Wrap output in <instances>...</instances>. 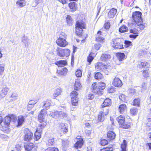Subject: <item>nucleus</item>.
<instances>
[{
	"instance_id": "nucleus-1",
	"label": "nucleus",
	"mask_w": 151,
	"mask_h": 151,
	"mask_svg": "<svg viewBox=\"0 0 151 151\" xmlns=\"http://www.w3.org/2000/svg\"><path fill=\"white\" fill-rule=\"evenodd\" d=\"M79 19L81 20L76 21L75 24V32L78 37V38L76 39V40L78 42H81V43H84L85 42V40L88 36L87 34L83 33V29L86 28L85 19V18H83L81 16L79 17Z\"/></svg>"
},
{
	"instance_id": "nucleus-2",
	"label": "nucleus",
	"mask_w": 151,
	"mask_h": 151,
	"mask_svg": "<svg viewBox=\"0 0 151 151\" xmlns=\"http://www.w3.org/2000/svg\"><path fill=\"white\" fill-rule=\"evenodd\" d=\"M142 13L139 11L133 12L131 22L133 25L136 26L139 31L143 30L146 27L145 23L143 22Z\"/></svg>"
},
{
	"instance_id": "nucleus-3",
	"label": "nucleus",
	"mask_w": 151,
	"mask_h": 151,
	"mask_svg": "<svg viewBox=\"0 0 151 151\" xmlns=\"http://www.w3.org/2000/svg\"><path fill=\"white\" fill-rule=\"evenodd\" d=\"M91 87L94 93L100 96L102 94V91L105 88L106 84L102 81L99 82L97 84L96 82H94L92 84Z\"/></svg>"
},
{
	"instance_id": "nucleus-4",
	"label": "nucleus",
	"mask_w": 151,
	"mask_h": 151,
	"mask_svg": "<svg viewBox=\"0 0 151 151\" xmlns=\"http://www.w3.org/2000/svg\"><path fill=\"white\" fill-rule=\"evenodd\" d=\"M14 116V115L13 114H9L4 117V120H3L4 125L0 127L3 131L6 132L9 130L11 119Z\"/></svg>"
},
{
	"instance_id": "nucleus-5",
	"label": "nucleus",
	"mask_w": 151,
	"mask_h": 151,
	"mask_svg": "<svg viewBox=\"0 0 151 151\" xmlns=\"http://www.w3.org/2000/svg\"><path fill=\"white\" fill-rule=\"evenodd\" d=\"M101 45L99 43H96L92 47L91 52L89 53L87 58V61L91 64V62L96 56L97 53L96 52L99 50L101 47Z\"/></svg>"
},
{
	"instance_id": "nucleus-6",
	"label": "nucleus",
	"mask_w": 151,
	"mask_h": 151,
	"mask_svg": "<svg viewBox=\"0 0 151 151\" xmlns=\"http://www.w3.org/2000/svg\"><path fill=\"white\" fill-rule=\"evenodd\" d=\"M109 113V109L107 108H103L100 111L97 115V117L96 119V124L99 122H104L106 119L107 116Z\"/></svg>"
},
{
	"instance_id": "nucleus-7",
	"label": "nucleus",
	"mask_w": 151,
	"mask_h": 151,
	"mask_svg": "<svg viewBox=\"0 0 151 151\" xmlns=\"http://www.w3.org/2000/svg\"><path fill=\"white\" fill-rule=\"evenodd\" d=\"M111 45L114 49H123L124 48L123 42L120 38L113 39L111 42Z\"/></svg>"
},
{
	"instance_id": "nucleus-8",
	"label": "nucleus",
	"mask_w": 151,
	"mask_h": 151,
	"mask_svg": "<svg viewBox=\"0 0 151 151\" xmlns=\"http://www.w3.org/2000/svg\"><path fill=\"white\" fill-rule=\"evenodd\" d=\"M24 135L23 139L25 142H30L33 138V134L32 131L27 128H25L23 131Z\"/></svg>"
},
{
	"instance_id": "nucleus-9",
	"label": "nucleus",
	"mask_w": 151,
	"mask_h": 151,
	"mask_svg": "<svg viewBox=\"0 0 151 151\" xmlns=\"http://www.w3.org/2000/svg\"><path fill=\"white\" fill-rule=\"evenodd\" d=\"M76 139H77V141L74 144L73 146L76 149L81 148L84 143L83 138L80 136H78Z\"/></svg>"
},
{
	"instance_id": "nucleus-10",
	"label": "nucleus",
	"mask_w": 151,
	"mask_h": 151,
	"mask_svg": "<svg viewBox=\"0 0 151 151\" xmlns=\"http://www.w3.org/2000/svg\"><path fill=\"white\" fill-rule=\"evenodd\" d=\"M132 120L130 118H128L127 120H125L123 123L119 126L121 128L125 129H130L131 125L132 124Z\"/></svg>"
},
{
	"instance_id": "nucleus-11",
	"label": "nucleus",
	"mask_w": 151,
	"mask_h": 151,
	"mask_svg": "<svg viewBox=\"0 0 151 151\" xmlns=\"http://www.w3.org/2000/svg\"><path fill=\"white\" fill-rule=\"evenodd\" d=\"M59 128L61 135L65 134L68 131V127L66 123H60L59 126Z\"/></svg>"
},
{
	"instance_id": "nucleus-12",
	"label": "nucleus",
	"mask_w": 151,
	"mask_h": 151,
	"mask_svg": "<svg viewBox=\"0 0 151 151\" xmlns=\"http://www.w3.org/2000/svg\"><path fill=\"white\" fill-rule=\"evenodd\" d=\"M138 29L135 28H131L129 30V33L133 34H130L129 35V37L135 39L139 35V33Z\"/></svg>"
},
{
	"instance_id": "nucleus-13",
	"label": "nucleus",
	"mask_w": 151,
	"mask_h": 151,
	"mask_svg": "<svg viewBox=\"0 0 151 151\" xmlns=\"http://www.w3.org/2000/svg\"><path fill=\"white\" fill-rule=\"evenodd\" d=\"M117 9L114 8L109 9L107 13V17L109 19L114 18L117 15Z\"/></svg>"
},
{
	"instance_id": "nucleus-14",
	"label": "nucleus",
	"mask_w": 151,
	"mask_h": 151,
	"mask_svg": "<svg viewBox=\"0 0 151 151\" xmlns=\"http://www.w3.org/2000/svg\"><path fill=\"white\" fill-rule=\"evenodd\" d=\"M56 43L58 46L62 47H65L68 44L66 39L62 38H58L56 41Z\"/></svg>"
},
{
	"instance_id": "nucleus-15",
	"label": "nucleus",
	"mask_w": 151,
	"mask_h": 151,
	"mask_svg": "<svg viewBox=\"0 0 151 151\" xmlns=\"http://www.w3.org/2000/svg\"><path fill=\"white\" fill-rule=\"evenodd\" d=\"M95 67L96 69L101 71H103L105 69H107L109 66L107 65H106L101 62H98L96 64Z\"/></svg>"
},
{
	"instance_id": "nucleus-16",
	"label": "nucleus",
	"mask_w": 151,
	"mask_h": 151,
	"mask_svg": "<svg viewBox=\"0 0 151 151\" xmlns=\"http://www.w3.org/2000/svg\"><path fill=\"white\" fill-rule=\"evenodd\" d=\"M58 54L60 57H67L70 54V51L68 49H61L58 51Z\"/></svg>"
},
{
	"instance_id": "nucleus-17",
	"label": "nucleus",
	"mask_w": 151,
	"mask_h": 151,
	"mask_svg": "<svg viewBox=\"0 0 151 151\" xmlns=\"http://www.w3.org/2000/svg\"><path fill=\"white\" fill-rule=\"evenodd\" d=\"M102 32L101 30L97 31L95 38V41L99 43H102L105 41V38L102 37Z\"/></svg>"
},
{
	"instance_id": "nucleus-18",
	"label": "nucleus",
	"mask_w": 151,
	"mask_h": 151,
	"mask_svg": "<svg viewBox=\"0 0 151 151\" xmlns=\"http://www.w3.org/2000/svg\"><path fill=\"white\" fill-rule=\"evenodd\" d=\"M128 110L127 105L124 104H120L118 107V112L120 114H124Z\"/></svg>"
},
{
	"instance_id": "nucleus-19",
	"label": "nucleus",
	"mask_w": 151,
	"mask_h": 151,
	"mask_svg": "<svg viewBox=\"0 0 151 151\" xmlns=\"http://www.w3.org/2000/svg\"><path fill=\"white\" fill-rule=\"evenodd\" d=\"M37 120L39 124L37 128L42 130L43 128H45L47 125L46 122L45 121L44 119L41 118L40 117L39 118H38Z\"/></svg>"
},
{
	"instance_id": "nucleus-20",
	"label": "nucleus",
	"mask_w": 151,
	"mask_h": 151,
	"mask_svg": "<svg viewBox=\"0 0 151 151\" xmlns=\"http://www.w3.org/2000/svg\"><path fill=\"white\" fill-rule=\"evenodd\" d=\"M112 84L114 86L116 87H121L123 85L122 81L119 78L116 77L114 78Z\"/></svg>"
},
{
	"instance_id": "nucleus-21",
	"label": "nucleus",
	"mask_w": 151,
	"mask_h": 151,
	"mask_svg": "<svg viewBox=\"0 0 151 151\" xmlns=\"http://www.w3.org/2000/svg\"><path fill=\"white\" fill-rule=\"evenodd\" d=\"M35 147V145L32 142L25 143L24 147L26 151H31Z\"/></svg>"
},
{
	"instance_id": "nucleus-22",
	"label": "nucleus",
	"mask_w": 151,
	"mask_h": 151,
	"mask_svg": "<svg viewBox=\"0 0 151 151\" xmlns=\"http://www.w3.org/2000/svg\"><path fill=\"white\" fill-rule=\"evenodd\" d=\"M42 132V130L36 128V130L34 133V139L35 141H38L41 138Z\"/></svg>"
},
{
	"instance_id": "nucleus-23",
	"label": "nucleus",
	"mask_w": 151,
	"mask_h": 151,
	"mask_svg": "<svg viewBox=\"0 0 151 151\" xmlns=\"http://www.w3.org/2000/svg\"><path fill=\"white\" fill-rule=\"evenodd\" d=\"M142 74V76L145 78L149 77L151 74V67H148L146 69H144Z\"/></svg>"
},
{
	"instance_id": "nucleus-24",
	"label": "nucleus",
	"mask_w": 151,
	"mask_h": 151,
	"mask_svg": "<svg viewBox=\"0 0 151 151\" xmlns=\"http://www.w3.org/2000/svg\"><path fill=\"white\" fill-rule=\"evenodd\" d=\"M116 134L113 131H109L107 134V138L108 140L111 141L115 138Z\"/></svg>"
},
{
	"instance_id": "nucleus-25",
	"label": "nucleus",
	"mask_w": 151,
	"mask_h": 151,
	"mask_svg": "<svg viewBox=\"0 0 151 151\" xmlns=\"http://www.w3.org/2000/svg\"><path fill=\"white\" fill-rule=\"evenodd\" d=\"M111 100L110 99L106 98L101 105V108H103L106 106H109L111 105Z\"/></svg>"
},
{
	"instance_id": "nucleus-26",
	"label": "nucleus",
	"mask_w": 151,
	"mask_h": 151,
	"mask_svg": "<svg viewBox=\"0 0 151 151\" xmlns=\"http://www.w3.org/2000/svg\"><path fill=\"white\" fill-rule=\"evenodd\" d=\"M111 58V56L110 54L105 53L102 54L100 57V59L102 61H107L110 60Z\"/></svg>"
},
{
	"instance_id": "nucleus-27",
	"label": "nucleus",
	"mask_w": 151,
	"mask_h": 151,
	"mask_svg": "<svg viewBox=\"0 0 151 151\" xmlns=\"http://www.w3.org/2000/svg\"><path fill=\"white\" fill-rule=\"evenodd\" d=\"M73 86L74 90L76 91L80 90L82 87V86L80 81L78 79L75 81Z\"/></svg>"
},
{
	"instance_id": "nucleus-28",
	"label": "nucleus",
	"mask_w": 151,
	"mask_h": 151,
	"mask_svg": "<svg viewBox=\"0 0 151 151\" xmlns=\"http://www.w3.org/2000/svg\"><path fill=\"white\" fill-rule=\"evenodd\" d=\"M68 6L71 12H75L77 9V5L74 2H70L68 4Z\"/></svg>"
},
{
	"instance_id": "nucleus-29",
	"label": "nucleus",
	"mask_w": 151,
	"mask_h": 151,
	"mask_svg": "<svg viewBox=\"0 0 151 151\" xmlns=\"http://www.w3.org/2000/svg\"><path fill=\"white\" fill-rule=\"evenodd\" d=\"M51 105V100L47 99L45 101L43 102V107L45 109L47 110L49 109Z\"/></svg>"
},
{
	"instance_id": "nucleus-30",
	"label": "nucleus",
	"mask_w": 151,
	"mask_h": 151,
	"mask_svg": "<svg viewBox=\"0 0 151 151\" xmlns=\"http://www.w3.org/2000/svg\"><path fill=\"white\" fill-rule=\"evenodd\" d=\"M116 120L119 126L122 124H123L124 122L126 120L125 116L122 115H120L116 117Z\"/></svg>"
},
{
	"instance_id": "nucleus-31",
	"label": "nucleus",
	"mask_w": 151,
	"mask_h": 151,
	"mask_svg": "<svg viewBox=\"0 0 151 151\" xmlns=\"http://www.w3.org/2000/svg\"><path fill=\"white\" fill-rule=\"evenodd\" d=\"M116 56L119 61L123 60L125 58V55L124 53L118 52L116 53Z\"/></svg>"
},
{
	"instance_id": "nucleus-32",
	"label": "nucleus",
	"mask_w": 151,
	"mask_h": 151,
	"mask_svg": "<svg viewBox=\"0 0 151 151\" xmlns=\"http://www.w3.org/2000/svg\"><path fill=\"white\" fill-rule=\"evenodd\" d=\"M68 71L67 69L65 68H64L60 69L57 70V73L59 76H62L65 75L67 74Z\"/></svg>"
},
{
	"instance_id": "nucleus-33",
	"label": "nucleus",
	"mask_w": 151,
	"mask_h": 151,
	"mask_svg": "<svg viewBox=\"0 0 151 151\" xmlns=\"http://www.w3.org/2000/svg\"><path fill=\"white\" fill-rule=\"evenodd\" d=\"M129 30L128 27L125 25H122L119 29V31L121 33L127 32Z\"/></svg>"
},
{
	"instance_id": "nucleus-34",
	"label": "nucleus",
	"mask_w": 151,
	"mask_h": 151,
	"mask_svg": "<svg viewBox=\"0 0 151 151\" xmlns=\"http://www.w3.org/2000/svg\"><path fill=\"white\" fill-rule=\"evenodd\" d=\"M150 64L147 61H142L138 65V67L141 69L144 68L146 67V68L148 67H150Z\"/></svg>"
},
{
	"instance_id": "nucleus-35",
	"label": "nucleus",
	"mask_w": 151,
	"mask_h": 151,
	"mask_svg": "<svg viewBox=\"0 0 151 151\" xmlns=\"http://www.w3.org/2000/svg\"><path fill=\"white\" fill-rule=\"evenodd\" d=\"M55 64L58 67H63L67 65V63L65 60H60L56 62Z\"/></svg>"
},
{
	"instance_id": "nucleus-36",
	"label": "nucleus",
	"mask_w": 151,
	"mask_h": 151,
	"mask_svg": "<svg viewBox=\"0 0 151 151\" xmlns=\"http://www.w3.org/2000/svg\"><path fill=\"white\" fill-rule=\"evenodd\" d=\"M127 141L125 140H124L120 145L121 151H127Z\"/></svg>"
},
{
	"instance_id": "nucleus-37",
	"label": "nucleus",
	"mask_w": 151,
	"mask_h": 151,
	"mask_svg": "<svg viewBox=\"0 0 151 151\" xmlns=\"http://www.w3.org/2000/svg\"><path fill=\"white\" fill-rule=\"evenodd\" d=\"M140 103V99L139 98H137L134 99L132 102V105L137 107H139Z\"/></svg>"
},
{
	"instance_id": "nucleus-38",
	"label": "nucleus",
	"mask_w": 151,
	"mask_h": 151,
	"mask_svg": "<svg viewBox=\"0 0 151 151\" xmlns=\"http://www.w3.org/2000/svg\"><path fill=\"white\" fill-rule=\"evenodd\" d=\"M24 118L23 116H20L18 117L17 125V126L19 127L21 125L24 123Z\"/></svg>"
},
{
	"instance_id": "nucleus-39",
	"label": "nucleus",
	"mask_w": 151,
	"mask_h": 151,
	"mask_svg": "<svg viewBox=\"0 0 151 151\" xmlns=\"http://www.w3.org/2000/svg\"><path fill=\"white\" fill-rule=\"evenodd\" d=\"M113 145H111L109 147H106L100 149V151H113Z\"/></svg>"
},
{
	"instance_id": "nucleus-40",
	"label": "nucleus",
	"mask_w": 151,
	"mask_h": 151,
	"mask_svg": "<svg viewBox=\"0 0 151 151\" xmlns=\"http://www.w3.org/2000/svg\"><path fill=\"white\" fill-rule=\"evenodd\" d=\"M47 110L44 109L41 110L38 116V118H39L40 117L41 118L44 119V116L47 113Z\"/></svg>"
},
{
	"instance_id": "nucleus-41",
	"label": "nucleus",
	"mask_w": 151,
	"mask_h": 151,
	"mask_svg": "<svg viewBox=\"0 0 151 151\" xmlns=\"http://www.w3.org/2000/svg\"><path fill=\"white\" fill-rule=\"evenodd\" d=\"M138 112V109L136 107L132 108L130 110V113L132 116L136 115Z\"/></svg>"
},
{
	"instance_id": "nucleus-42",
	"label": "nucleus",
	"mask_w": 151,
	"mask_h": 151,
	"mask_svg": "<svg viewBox=\"0 0 151 151\" xmlns=\"http://www.w3.org/2000/svg\"><path fill=\"white\" fill-rule=\"evenodd\" d=\"M8 91L7 88H3L0 93V96L1 97H4L7 94Z\"/></svg>"
},
{
	"instance_id": "nucleus-43",
	"label": "nucleus",
	"mask_w": 151,
	"mask_h": 151,
	"mask_svg": "<svg viewBox=\"0 0 151 151\" xmlns=\"http://www.w3.org/2000/svg\"><path fill=\"white\" fill-rule=\"evenodd\" d=\"M78 98H71V103L72 105L77 106L78 104Z\"/></svg>"
},
{
	"instance_id": "nucleus-44",
	"label": "nucleus",
	"mask_w": 151,
	"mask_h": 151,
	"mask_svg": "<svg viewBox=\"0 0 151 151\" xmlns=\"http://www.w3.org/2000/svg\"><path fill=\"white\" fill-rule=\"evenodd\" d=\"M94 78L96 80H101L103 78V75L100 72L95 73Z\"/></svg>"
},
{
	"instance_id": "nucleus-45",
	"label": "nucleus",
	"mask_w": 151,
	"mask_h": 151,
	"mask_svg": "<svg viewBox=\"0 0 151 151\" xmlns=\"http://www.w3.org/2000/svg\"><path fill=\"white\" fill-rule=\"evenodd\" d=\"M109 143L108 140L104 139H101L99 143V144L102 146L107 145Z\"/></svg>"
},
{
	"instance_id": "nucleus-46",
	"label": "nucleus",
	"mask_w": 151,
	"mask_h": 151,
	"mask_svg": "<svg viewBox=\"0 0 151 151\" xmlns=\"http://www.w3.org/2000/svg\"><path fill=\"white\" fill-rule=\"evenodd\" d=\"M16 4L20 7H22L25 5L26 2L24 1L19 0L16 2Z\"/></svg>"
},
{
	"instance_id": "nucleus-47",
	"label": "nucleus",
	"mask_w": 151,
	"mask_h": 151,
	"mask_svg": "<svg viewBox=\"0 0 151 151\" xmlns=\"http://www.w3.org/2000/svg\"><path fill=\"white\" fill-rule=\"evenodd\" d=\"M78 93L76 91H72L70 93L71 98H77Z\"/></svg>"
},
{
	"instance_id": "nucleus-48",
	"label": "nucleus",
	"mask_w": 151,
	"mask_h": 151,
	"mask_svg": "<svg viewBox=\"0 0 151 151\" xmlns=\"http://www.w3.org/2000/svg\"><path fill=\"white\" fill-rule=\"evenodd\" d=\"M36 102L34 100H30L27 106V109L29 111L30 110V109H29V108L30 107V105L33 106L36 104Z\"/></svg>"
},
{
	"instance_id": "nucleus-49",
	"label": "nucleus",
	"mask_w": 151,
	"mask_h": 151,
	"mask_svg": "<svg viewBox=\"0 0 151 151\" xmlns=\"http://www.w3.org/2000/svg\"><path fill=\"white\" fill-rule=\"evenodd\" d=\"M75 74L76 76L77 77H81L82 75V72L81 70L80 69H77L75 72Z\"/></svg>"
},
{
	"instance_id": "nucleus-50",
	"label": "nucleus",
	"mask_w": 151,
	"mask_h": 151,
	"mask_svg": "<svg viewBox=\"0 0 151 151\" xmlns=\"http://www.w3.org/2000/svg\"><path fill=\"white\" fill-rule=\"evenodd\" d=\"M108 93H113L115 92V88L112 86L108 87L107 89Z\"/></svg>"
},
{
	"instance_id": "nucleus-51",
	"label": "nucleus",
	"mask_w": 151,
	"mask_h": 151,
	"mask_svg": "<svg viewBox=\"0 0 151 151\" xmlns=\"http://www.w3.org/2000/svg\"><path fill=\"white\" fill-rule=\"evenodd\" d=\"M124 43L126 47H128L130 46H132V44L130 41L126 40L124 41Z\"/></svg>"
},
{
	"instance_id": "nucleus-52",
	"label": "nucleus",
	"mask_w": 151,
	"mask_h": 151,
	"mask_svg": "<svg viewBox=\"0 0 151 151\" xmlns=\"http://www.w3.org/2000/svg\"><path fill=\"white\" fill-rule=\"evenodd\" d=\"M111 25L110 23L109 22H105L104 25V27L106 29H109Z\"/></svg>"
},
{
	"instance_id": "nucleus-53",
	"label": "nucleus",
	"mask_w": 151,
	"mask_h": 151,
	"mask_svg": "<svg viewBox=\"0 0 151 151\" xmlns=\"http://www.w3.org/2000/svg\"><path fill=\"white\" fill-rule=\"evenodd\" d=\"M58 38H62L63 39H67V35L63 32H61L59 35V37Z\"/></svg>"
},
{
	"instance_id": "nucleus-54",
	"label": "nucleus",
	"mask_w": 151,
	"mask_h": 151,
	"mask_svg": "<svg viewBox=\"0 0 151 151\" xmlns=\"http://www.w3.org/2000/svg\"><path fill=\"white\" fill-rule=\"evenodd\" d=\"M69 143V141L68 139L66 140H62V145L63 147H65L68 146Z\"/></svg>"
},
{
	"instance_id": "nucleus-55",
	"label": "nucleus",
	"mask_w": 151,
	"mask_h": 151,
	"mask_svg": "<svg viewBox=\"0 0 151 151\" xmlns=\"http://www.w3.org/2000/svg\"><path fill=\"white\" fill-rule=\"evenodd\" d=\"M126 97L123 94L120 95L119 96V99L125 102L126 100Z\"/></svg>"
},
{
	"instance_id": "nucleus-56",
	"label": "nucleus",
	"mask_w": 151,
	"mask_h": 151,
	"mask_svg": "<svg viewBox=\"0 0 151 151\" xmlns=\"http://www.w3.org/2000/svg\"><path fill=\"white\" fill-rule=\"evenodd\" d=\"M47 150L48 151H59L58 149L55 147H49Z\"/></svg>"
},
{
	"instance_id": "nucleus-57",
	"label": "nucleus",
	"mask_w": 151,
	"mask_h": 151,
	"mask_svg": "<svg viewBox=\"0 0 151 151\" xmlns=\"http://www.w3.org/2000/svg\"><path fill=\"white\" fill-rule=\"evenodd\" d=\"M147 120L148 121V122L146 124V127H150V126L151 125V117L149 116L147 118Z\"/></svg>"
},
{
	"instance_id": "nucleus-58",
	"label": "nucleus",
	"mask_w": 151,
	"mask_h": 151,
	"mask_svg": "<svg viewBox=\"0 0 151 151\" xmlns=\"http://www.w3.org/2000/svg\"><path fill=\"white\" fill-rule=\"evenodd\" d=\"M62 89L61 88H57L56 89L55 91V93L59 95H60Z\"/></svg>"
},
{
	"instance_id": "nucleus-59",
	"label": "nucleus",
	"mask_w": 151,
	"mask_h": 151,
	"mask_svg": "<svg viewBox=\"0 0 151 151\" xmlns=\"http://www.w3.org/2000/svg\"><path fill=\"white\" fill-rule=\"evenodd\" d=\"M48 144L49 145H53L54 143V139L53 138L49 139L48 141Z\"/></svg>"
},
{
	"instance_id": "nucleus-60",
	"label": "nucleus",
	"mask_w": 151,
	"mask_h": 151,
	"mask_svg": "<svg viewBox=\"0 0 151 151\" xmlns=\"http://www.w3.org/2000/svg\"><path fill=\"white\" fill-rule=\"evenodd\" d=\"M4 65L0 64V75H2L4 71Z\"/></svg>"
},
{
	"instance_id": "nucleus-61",
	"label": "nucleus",
	"mask_w": 151,
	"mask_h": 151,
	"mask_svg": "<svg viewBox=\"0 0 151 151\" xmlns=\"http://www.w3.org/2000/svg\"><path fill=\"white\" fill-rule=\"evenodd\" d=\"M72 18L70 16L68 15L66 17V20L67 23L72 21Z\"/></svg>"
},
{
	"instance_id": "nucleus-62",
	"label": "nucleus",
	"mask_w": 151,
	"mask_h": 151,
	"mask_svg": "<svg viewBox=\"0 0 151 151\" xmlns=\"http://www.w3.org/2000/svg\"><path fill=\"white\" fill-rule=\"evenodd\" d=\"M60 115V117L63 118L67 117V115L66 113L62 112H61Z\"/></svg>"
},
{
	"instance_id": "nucleus-63",
	"label": "nucleus",
	"mask_w": 151,
	"mask_h": 151,
	"mask_svg": "<svg viewBox=\"0 0 151 151\" xmlns=\"http://www.w3.org/2000/svg\"><path fill=\"white\" fill-rule=\"evenodd\" d=\"M94 97V96L93 94L90 93L88 95V99L89 100L93 99Z\"/></svg>"
},
{
	"instance_id": "nucleus-64",
	"label": "nucleus",
	"mask_w": 151,
	"mask_h": 151,
	"mask_svg": "<svg viewBox=\"0 0 151 151\" xmlns=\"http://www.w3.org/2000/svg\"><path fill=\"white\" fill-rule=\"evenodd\" d=\"M21 146L20 145L17 144L16 145L15 148L17 150L19 151L21 150Z\"/></svg>"
}]
</instances>
